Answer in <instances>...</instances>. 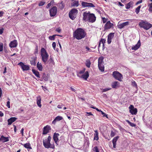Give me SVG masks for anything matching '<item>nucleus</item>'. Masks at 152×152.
I'll return each instance as SVG.
<instances>
[{"instance_id":"10","label":"nucleus","mask_w":152,"mask_h":152,"mask_svg":"<svg viewBox=\"0 0 152 152\" xmlns=\"http://www.w3.org/2000/svg\"><path fill=\"white\" fill-rule=\"evenodd\" d=\"M82 6L84 7H94L95 6L91 3H88L84 1H82L81 3Z\"/></svg>"},{"instance_id":"11","label":"nucleus","mask_w":152,"mask_h":152,"mask_svg":"<svg viewBox=\"0 0 152 152\" xmlns=\"http://www.w3.org/2000/svg\"><path fill=\"white\" fill-rule=\"evenodd\" d=\"M129 112L132 115H136L137 112V110L136 108H134V106L131 105L129 107Z\"/></svg>"},{"instance_id":"42","label":"nucleus","mask_w":152,"mask_h":152,"mask_svg":"<svg viewBox=\"0 0 152 152\" xmlns=\"http://www.w3.org/2000/svg\"><path fill=\"white\" fill-rule=\"evenodd\" d=\"M56 35H52V36H50L49 37V39L50 40H54L55 39V36H56ZM57 35V36H61V37L62 36H60V35Z\"/></svg>"},{"instance_id":"50","label":"nucleus","mask_w":152,"mask_h":152,"mask_svg":"<svg viewBox=\"0 0 152 152\" xmlns=\"http://www.w3.org/2000/svg\"><path fill=\"white\" fill-rule=\"evenodd\" d=\"M115 134V133L113 131H111V132L110 136L111 137H113Z\"/></svg>"},{"instance_id":"25","label":"nucleus","mask_w":152,"mask_h":152,"mask_svg":"<svg viewBox=\"0 0 152 152\" xmlns=\"http://www.w3.org/2000/svg\"><path fill=\"white\" fill-rule=\"evenodd\" d=\"M98 66L99 69L102 72H103L104 71V63L99 64H98Z\"/></svg>"},{"instance_id":"12","label":"nucleus","mask_w":152,"mask_h":152,"mask_svg":"<svg viewBox=\"0 0 152 152\" xmlns=\"http://www.w3.org/2000/svg\"><path fill=\"white\" fill-rule=\"evenodd\" d=\"M114 33H110L108 36L107 42L110 44L111 42V40L114 36Z\"/></svg>"},{"instance_id":"41","label":"nucleus","mask_w":152,"mask_h":152,"mask_svg":"<svg viewBox=\"0 0 152 152\" xmlns=\"http://www.w3.org/2000/svg\"><path fill=\"white\" fill-rule=\"evenodd\" d=\"M91 64V63L90 62V61L89 60H87L86 61V66L88 68H89Z\"/></svg>"},{"instance_id":"47","label":"nucleus","mask_w":152,"mask_h":152,"mask_svg":"<svg viewBox=\"0 0 152 152\" xmlns=\"http://www.w3.org/2000/svg\"><path fill=\"white\" fill-rule=\"evenodd\" d=\"M101 114L102 115H103V117H106L107 118H108L107 115L103 111H101Z\"/></svg>"},{"instance_id":"38","label":"nucleus","mask_w":152,"mask_h":152,"mask_svg":"<svg viewBox=\"0 0 152 152\" xmlns=\"http://www.w3.org/2000/svg\"><path fill=\"white\" fill-rule=\"evenodd\" d=\"M23 145L24 147L26 148L31 149V148L30 146V144L29 143H26L24 144Z\"/></svg>"},{"instance_id":"39","label":"nucleus","mask_w":152,"mask_h":152,"mask_svg":"<svg viewBox=\"0 0 152 152\" xmlns=\"http://www.w3.org/2000/svg\"><path fill=\"white\" fill-rule=\"evenodd\" d=\"M148 7H149L148 10L150 12H152V3L149 4L148 5Z\"/></svg>"},{"instance_id":"7","label":"nucleus","mask_w":152,"mask_h":152,"mask_svg":"<svg viewBox=\"0 0 152 152\" xmlns=\"http://www.w3.org/2000/svg\"><path fill=\"white\" fill-rule=\"evenodd\" d=\"M113 77L115 79L120 81H122L123 78L122 75L117 71H114L113 73Z\"/></svg>"},{"instance_id":"30","label":"nucleus","mask_w":152,"mask_h":152,"mask_svg":"<svg viewBox=\"0 0 152 152\" xmlns=\"http://www.w3.org/2000/svg\"><path fill=\"white\" fill-rule=\"evenodd\" d=\"M32 72L37 77L39 78L40 77L39 73L38 71L34 69H32Z\"/></svg>"},{"instance_id":"40","label":"nucleus","mask_w":152,"mask_h":152,"mask_svg":"<svg viewBox=\"0 0 152 152\" xmlns=\"http://www.w3.org/2000/svg\"><path fill=\"white\" fill-rule=\"evenodd\" d=\"M126 121L132 127H135L136 126L135 124L131 122L128 120H126Z\"/></svg>"},{"instance_id":"61","label":"nucleus","mask_w":152,"mask_h":152,"mask_svg":"<svg viewBox=\"0 0 152 152\" xmlns=\"http://www.w3.org/2000/svg\"><path fill=\"white\" fill-rule=\"evenodd\" d=\"M142 2V0H140L137 2L136 3V5H137L138 4H139L140 3H141Z\"/></svg>"},{"instance_id":"27","label":"nucleus","mask_w":152,"mask_h":152,"mask_svg":"<svg viewBox=\"0 0 152 152\" xmlns=\"http://www.w3.org/2000/svg\"><path fill=\"white\" fill-rule=\"evenodd\" d=\"M119 83L118 82L115 81L112 83V86L113 88H116L118 86Z\"/></svg>"},{"instance_id":"20","label":"nucleus","mask_w":152,"mask_h":152,"mask_svg":"<svg viewBox=\"0 0 152 152\" xmlns=\"http://www.w3.org/2000/svg\"><path fill=\"white\" fill-rule=\"evenodd\" d=\"M63 119V117L61 116H57L56 117L55 119L52 121V123L55 124L56 121H59Z\"/></svg>"},{"instance_id":"14","label":"nucleus","mask_w":152,"mask_h":152,"mask_svg":"<svg viewBox=\"0 0 152 152\" xmlns=\"http://www.w3.org/2000/svg\"><path fill=\"white\" fill-rule=\"evenodd\" d=\"M89 76V75L88 71H86L85 73L82 74L81 75V76L79 77L83 78L85 80H87Z\"/></svg>"},{"instance_id":"55","label":"nucleus","mask_w":152,"mask_h":152,"mask_svg":"<svg viewBox=\"0 0 152 152\" xmlns=\"http://www.w3.org/2000/svg\"><path fill=\"white\" fill-rule=\"evenodd\" d=\"M52 2V1H51L49 3H48L47 6L46 7L47 8H49L51 5V3Z\"/></svg>"},{"instance_id":"28","label":"nucleus","mask_w":152,"mask_h":152,"mask_svg":"<svg viewBox=\"0 0 152 152\" xmlns=\"http://www.w3.org/2000/svg\"><path fill=\"white\" fill-rule=\"evenodd\" d=\"M49 77V75L47 74H46L44 73L42 75V78L45 81H47L48 80V78Z\"/></svg>"},{"instance_id":"43","label":"nucleus","mask_w":152,"mask_h":152,"mask_svg":"<svg viewBox=\"0 0 152 152\" xmlns=\"http://www.w3.org/2000/svg\"><path fill=\"white\" fill-rule=\"evenodd\" d=\"M106 40L105 39H101L100 41V43H102L103 47L104 46V44Z\"/></svg>"},{"instance_id":"21","label":"nucleus","mask_w":152,"mask_h":152,"mask_svg":"<svg viewBox=\"0 0 152 152\" xmlns=\"http://www.w3.org/2000/svg\"><path fill=\"white\" fill-rule=\"evenodd\" d=\"M17 119V118L15 117H11L8 120V125H10Z\"/></svg>"},{"instance_id":"53","label":"nucleus","mask_w":152,"mask_h":152,"mask_svg":"<svg viewBox=\"0 0 152 152\" xmlns=\"http://www.w3.org/2000/svg\"><path fill=\"white\" fill-rule=\"evenodd\" d=\"M140 10L138 9L137 8H136L135 9V12H136L137 14H138L140 12Z\"/></svg>"},{"instance_id":"9","label":"nucleus","mask_w":152,"mask_h":152,"mask_svg":"<svg viewBox=\"0 0 152 152\" xmlns=\"http://www.w3.org/2000/svg\"><path fill=\"white\" fill-rule=\"evenodd\" d=\"M50 15L51 17L55 16L57 12V8L56 6L53 7L49 10Z\"/></svg>"},{"instance_id":"5","label":"nucleus","mask_w":152,"mask_h":152,"mask_svg":"<svg viewBox=\"0 0 152 152\" xmlns=\"http://www.w3.org/2000/svg\"><path fill=\"white\" fill-rule=\"evenodd\" d=\"M139 26L146 30H148L152 27V25L150 23L145 21H141L139 22Z\"/></svg>"},{"instance_id":"56","label":"nucleus","mask_w":152,"mask_h":152,"mask_svg":"<svg viewBox=\"0 0 152 152\" xmlns=\"http://www.w3.org/2000/svg\"><path fill=\"white\" fill-rule=\"evenodd\" d=\"M86 49L87 51H88L90 52H91V50L90 48H89L88 47H86Z\"/></svg>"},{"instance_id":"34","label":"nucleus","mask_w":152,"mask_h":152,"mask_svg":"<svg viewBox=\"0 0 152 152\" xmlns=\"http://www.w3.org/2000/svg\"><path fill=\"white\" fill-rule=\"evenodd\" d=\"M133 4V2L132 1H130L127 3L126 6V8L127 9H129L131 7H132Z\"/></svg>"},{"instance_id":"57","label":"nucleus","mask_w":152,"mask_h":152,"mask_svg":"<svg viewBox=\"0 0 152 152\" xmlns=\"http://www.w3.org/2000/svg\"><path fill=\"white\" fill-rule=\"evenodd\" d=\"M132 85L133 86H137V84L135 81H134L132 82Z\"/></svg>"},{"instance_id":"60","label":"nucleus","mask_w":152,"mask_h":152,"mask_svg":"<svg viewBox=\"0 0 152 152\" xmlns=\"http://www.w3.org/2000/svg\"><path fill=\"white\" fill-rule=\"evenodd\" d=\"M56 31H57V32H59V33H60V32H61V29L60 28H57L56 30Z\"/></svg>"},{"instance_id":"35","label":"nucleus","mask_w":152,"mask_h":152,"mask_svg":"<svg viewBox=\"0 0 152 152\" xmlns=\"http://www.w3.org/2000/svg\"><path fill=\"white\" fill-rule=\"evenodd\" d=\"M48 63L50 64H52L53 65L54 64V62L51 56H50V59L49 61L48 62H47V63Z\"/></svg>"},{"instance_id":"51","label":"nucleus","mask_w":152,"mask_h":152,"mask_svg":"<svg viewBox=\"0 0 152 152\" xmlns=\"http://www.w3.org/2000/svg\"><path fill=\"white\" fill-rule=\"evenodd\" d=\"M7 106L8 108H10V102L9 101H8L7 102Z\"/></svg>"},{"instance_id":"31","label":"nucleus","mask_w":152,"mask_h":152,"mask_svg":"<svg viewBox=\"0 0 152 152\" xmlns=\"http://www.w3.org/2000/svg\"><path fill=\"white\" fill-rule=\"evenodd\" d=\"M37 67L40 71H42V66L41 63L38 62L37 64Z\"/></svg>"},{"instance_id":"19","label":"nucleus","mask_w":152,"mask_h":152,"mask_svg":"<svg viewBox=\"0 0 152 152\" xmlns=\"http://www.w3.org/2000/svg\"><path fill=\"white\" fill-rule=\"evenodd\" d=\"M140 40H139L137 44L132 47V49L134 50H136L138 49L140 46Z\"/></svg>"},{"instance_id":"48","label":"nucleus","mask_w":152,"mask_h":152,"mask_svg":"<svg viewBox=\"0 0 152 152\" xmlns=\"http://www.w3.org/2000/svg\"><path fill=\"white\" fill-rule=\"evenodd\" d=\"M107 20V19L105 18H102V20L104 23H106Z\"/></svg>"},{"instance_id":"52","label":"nucleus","mask_w":152,"mask_h":152,"mask_svg":"<svg viewBox=\"0 0 152 152\" xmlns=\"http://www.w3.org/2000/svg\"><path fill=\"white\" fill-rule=\"evenodd\" d=\"M52 46L54 48V49L55 50V48L56 47V43L55 42H53L52 43Z\"/></svg>"},{"instance_id":"54","label":"nucleus","mask_w":152,"mask_h":152,"mask_svg":"<svg viewBox=\"0 0 152 152\" xmlns=\"http://www.w3.org/2000/svg\"><path fill=\"white\" fill-rule=\"evenodd\" d=\"M64 106V105L62 104H59L57 106V107L58 108L61 109L62 108V106Z\"/></svg>"},{"instance_id":"13","label":"nucleus","mask_w":152,"mask_h":152,"mask_svg":"<svg viewBox=\"0 0 152 152\" xmlns=\"http://www.w3.org/2000/svg\"><path fill=\"white\" fill-rule=\"evenodd\" d=\"M9 137H4L3 135H2L0 137V142H1L3 143L8 142L9 141Z\"/></svg>"},{"instance_id":"15","label":"nucleus","mask_w":152,"mask_h":152,"mask_svg":"<svg viewBox=\"0 0 152 152\" xmlns=\"http://www.w3.org/2000/svg\"><path fill=\"white\" fill-rule=\"evenodd\" d=\"M50 129V127L49 126L47 125L45 126L43 128V134H45L49 132V131Z\"/></svg>"},{"instance_id":"63","label":"nucleus","mask_w":152,"mask_h":152,"mask_svg":"<svg viewBox=\"0 0 152 152\" xmlns=\"http://www.w3.org/2000/svg\"><path fill=\"white\" fill-rule=\"evenodd\" d=\"M118 5L121 7H123L124 6V5L122 4L121 2H118Z\"/></svg>"},{"instance_id":"49","label":"nucleus","mask_w":152,"mask_h":152,"mask_svg":"<svg viewBox=\"0 0 152 152\" xmlns=\"http://www.w3.org/2000/svg\"><path fill=\"white\" fill-rule=\"evenodd\" d=\"M94 151H95L96 152H99L98 149L97 147L96 146L94 147Z\"/></svg>"},{"instance_id":"4","label":"nucleus","mask_w":152,"mask_h":152,"mask_svg":"<svg viewBox=\"0 0 152 152\" xmlns=\"http://www.w3.org/2000/svg\"><path fill=\"white\" fill-rule=\"evenodd\" d=\"M41 55L42 60L45 64L47 63L48 59V58L49 55L44 48H42L40 51Z\"/></svg>"},{"instance_id":"46","label":"nucleus","mask_w":152,"mask_h":152,"mask_svg":"<svg viewBox=\"0 0 152 152\" xmlns=\"http://www.w3.org/2000/svg\"><path fill=\"white\" fill-rule=\"evenodd\" d=\"M111 89V88H106L103 89H102V92H105L107 91H109V90H110Z\"/></svg>"},{"instance_id":"37","label":"nucleus","mask_w":152,"mask_h":152,"mask_svg":"<svg viewBox=\"0 0 152 152\" xmlns=\"http://www.w3.org/2000/svg\"><path fill=\"white\" fill-rule=\"evenodd\" d=\"M58 6H59L61 10L63 9L64 7V4L63 3V1H61L60 3H58Z\"/></svg>"},{"instance_id":"29","label":"nucleus","mask_w":152,"mask_h":152,"mask_svg":"<svg viewBox=\"0 0 152 152\" xmlns=\"http://www.w3.org/2000/svg\"><path fill=\"white\" fill-rule=\"evenodd\" d=\"M21 68L23 71H27L29 69V66L28 65L24 64L23 66H22Z\"/></svg>"},{"instance_id":"3","label":"nucleus","mask_w":152,"mask_h":152,"mask_svg":"<svg viewBox=\"0 0 152 152\" xmlns=\"http://www.w3.org/2000/svg\"><path fill=\"white\" fill-rule=\"evenodd\" d=\"M51 139V137L49 136L48 138L43 140V145L45 148H51L53 149L54 148V145L51 144L50 143Z\"/></svg>"},{"instance_id":"2","label":"nucleus","mask_w":152,"mask_h":152,"mask_svg":"<svg viewBox=\"0 0 152 152\" xmlns=\"http://www.w3.org/2000/svg\"><path fill=\"white\" fill-rule=\"evenodd\" d=\"M83 20L85 21H88L91 23L94 22L96 20V17L93 13H90V12L86 11L83 13Z\"/></svg>"},{"instance_id":"26","label":"nucleus","mask_w":152,"mask_h":152,"mask_svg":"<svg viewBox=\"0 0 152 152\" xmlns=\"http://www.w3.org/2000/svg\"><path fill=\"white\" fill-rule=\"evenodd\" d=\"M95 133L94 134V140H97L99 139V133L97 130L94 131Z\"/></svg>"},{"instance_id":"45","label":"nucleus","mask_w":152,"mask_h":152,"mask_svg":"<svg viewBox=\"0 0 152 152\" xmlns=\"http://www.w3.org/2000/svg\"><path fill=\"white\" fill-rule=\"evenodd\" d=\"M3 44L1 43H0V52L3 51Z\"/></svg>"},{"instance_id":"36","label":"nucleus","mask_w":152,"mask_h":152,"mask_svg":"<svg viewBox=\"0 0 152 152\" xmlns=\"http://www.w3.org/2000/svg\"><path fill=\"white\" fill-rule=\"evenodd\" d=\"M103 59L104 57H103L101 56L98 59V64L103 63Z\"/></svg>"},{"instance_id":"32","label":"nucleus","mask_w":152,"mask_h":152,"mask_svg":"<svg viewBox=\"0 0 152 152\" xmlns=\"http://www.w3.org/2000/svg\"><path fill=\"white\" fill-rule=\"evenodd\" d=\"M71 5L72 7H77L79 5V1H75L71 3Z\"/></svg>"},{"instance_id":"23","label":"nucleus","mask_w":152,"mask_h":152,"mask_svg":"<svg viewBox=\"0 0 152 152\" xmlns=\"http://www.w3.org/2000/svg\"><path fill=\"white\" fill-rule=\"evenodd\" d=\"M118 138L119 137L116 136L112 140V142L113 145V147L114 148H115L116 147V142L118 139Z\"/></svg>"},{"instance_id":"58","label":"nucleus","mask_w":152,"mask_h":152,"mask_svg":"<svg viewBox=\"0 0 152 152\" xmlns=\"http://www.w3.org/2000/svg\"><path fill=\"white\" fill-rule=\"evenodd\" d=\"M23 131H24V128H22L20 131V133L22 134V135H23Z\"/></svg>"},{"instance_id":"6","label":"nucleus","mask_w":152,"mask_h":152,"mask_svg":"<svg viewBox=\"0 0 152 152\" xmlns=\"http://www.w3.org/2000/svg\"><path fill=\"white\" fill-rule=\"evenodd\" d=\"M77 12L78 11L76 9H72L69 13V16L70 18L72 20H74L76 17Z\"/></svg>"},{"instance_id":"62","label":"nucleus","mask_w":152,"mask_h":152,"mask_svg":"<svg viewBox=\"0 0 152 152\" xmlns=\"http://www.w3.org/2000/svg\"><path fill=\"white\" fill-rule=\"evenodd\" d=\"M18 65H20L22 67V66H23V65H24V64L22 62H20L19 64H18Z\"/></svg>"},{"instance_id":"16","label":"nucleus","mask_w":152,"mask_h":152,"mask_svg":"<svg viewBox=\"0 0 152 152\" xmlns=\"http://www.w3.org/2000/svg\"><path fill=\"white\" fill-rule=\"evenodd\" d=\"M17 45V42L16 40H14L11 42L9 44V46L11 48H15Z\"/></svg>"},{"instance_id":"59","label":"nucleus","mask_w":152,"mask_h":152,"mask_svg":"<svg viewBox=\"0 0 152 152\" xmlns=\"http://www.w3.org/2000/svg\"><path fill=\"white\" fill-rule=\"evenodd\" d=\"M4 29L3 28L0 29V34H1L3 33Z\"/></svg>"},{"instance_id":"24","label":"nucleus","mask_w":152,"mask_h":152,"mask_svg":"<svg viewBox=\"0 0 152 152\" xmlns=\"http://www.w3.org/2000/svg\"><path fill=\"white\" fill-rule=\"evenodd\" d=\"M37 58L36 57H33L31 58V59L30 60V63L31 65H35V61L36 60Z\"/></svg>"},{"instance_id":"64","label":"nucleus","mask_w":152,"mask_h":152,"mask_svg":"<svg viewBox=\"0 0 152 152\" xmlns=\"http://www.w3.org/2000/svg\"><path fill=\"white\" fill-rule=\"evenodd\" d=\"M4 115V114L1 112L0 111V116L2 117Z\"/></svg>"},{"instance_id":"17","label":"nucleus","mask_w":152,"mask_h":152,"mask_svg":"<svg viewBox=\"0 0 152 152\" xmlns=\"http://www.w3.org/2000/svg\"><path fill=\"white\" fill-rule=\"evenodd\" d=\"M59 134L58 133H55L54 134L53 138L55 142L58 145V137L59 136Z\"/></svg>"},{"instance_id":"33","label":"nucleus","mask_w":152,"mask_h":152,"mask_svg":"<svg viewBox=\"0 0 152 152\" xmlns=\"http://www.w3.org/2000/svg\"><path fill=\"white\" fill-rule=\"evenodd\" d=\"M85 69H83V70L80 71L79 72H77V75L78 77H79L81 75V74H83L85 72Z\"/></svg>"},{"instance_id":"44","label":"nucleus","mask_w":152,"mask_h":152,"mask_svg":"<svg viewBox=\"0 0 152 152\" xmlns=\"http://www.w3.org/2000/svg\"><path fill=\"white\" fill-rule=\"evenodd\" d=\"M45 2L43 1H40L39 4V6H42L44 5Z\"/></svg>"},{"instance_id":"18","label":"nucleus","mask_w":152,"mask_h":152,"mask_svg":"<svg viewBox=\"0 0 152 152\" xmlns=\"http://www.w3.org/2000/svg\"><path fill=\"white\" fill-rule=\"evenodd\" d=\"M129 22L128 21H127L122 24L118 25V27L119 28L122 29L125 26L129 25Z\"/></svg>"},{"instance_id":"22","label":"nucleus","mask_w":152,"mask_h":152,"mask_svg":"<svg viewBox=\"0 0 152 152\" xmlns=\"http://www.w3.org/2000/svg\"><path fill=\"white\" fill-rule=\"evenodd\" d=\"M37 104L38 106L40 107H41L42 105L41 104V98L40 96H39L37 97Z\"/></svg>"},{"instance_id":"8","label":"nucleus","mask_w":152,"mask_h":152,"mask_svg":"<svg viewBox=\"0 0 152 152\" xmlns=\"http://www.w3.org/2000/svg\"><path fill=\"white\" fill-rule=\"evenodd\" d=\"M114 24L110 22V21H107L105 24L104 27V30H107L113 28Z\"/></svg>"},{"instance_id":"1","label":"nucleus","mask_w":152,"mask_h":152,"mask_svg":"<svg viewBox=\"0 0 152 152\" xmlns=\"http://www.w3.org/2000/svg\"><path fill=\"white\" fill-rule=\"evenodd\" d=\"M86 33L84 29L78 28L73 32L74 38L80 40L84 38L86 35Z\"/></svg>"}]
</instances>
